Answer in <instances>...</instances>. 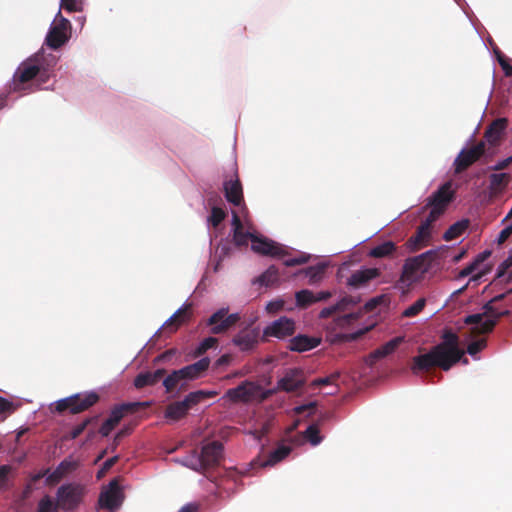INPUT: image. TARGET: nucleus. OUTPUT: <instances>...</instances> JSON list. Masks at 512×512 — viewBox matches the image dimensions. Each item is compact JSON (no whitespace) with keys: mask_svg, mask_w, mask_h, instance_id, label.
<instances>
[{"mask_svg":"<svg viewBox=\"0 0 512 512\" xmlns=\"http://www.w3.org/2000/svg\"><path fill=\"white\" fill-rule=\"evenodd\" d=\"M291 452V447L286 445H280L275 450H273L269 458L261 464L262 467L272 466L280 461H282L285 457H287Z\"/></svg>","mask_w":512,"mask_h":512,"instance_id":"nucleus-32","label":"nucleus"},{"mask_svg":"<svg viewBox=\"0 0 512 512\" xmlns=\"http://www.w3.org/2000/svg\"><path fill=\"white\" fill-rule=\"evenodd\" d=\"M512 266V250L510 255L499 265L497 276L502 277L505 275L507 270Z\"/></svg>","mask_w":512,"mask_h":512,"instance_id":"nucleus-55","label":"nucleus"},{"mask_svg":"<svg viewBox=\"0 0 512 512\" xmlns=\"http://www.w3.org/2000/svg\"><path fill=\"white\" fill-rule=\"evenodd\" d=\"M296 332V322L287 316H282L269 323L262 333L261 340L268 342L270 338L284 340L292 337Z\"/></svg>","mask_w":512,"mask_h":512,"instance_id":"nucleus-9","label":"nucleus"},{"mask_svg":"<svg viewBox=\"0 0 512 512\" xmlns=\"http://www.w3.org/2000/svg\"><path fill=\"white\" fill-rule=\"evenodd\" d=\"M486 346L485 339L472 341L467 347V353L474 356L479 353Z\"/></svg>","mask_w":512,"mask_h":512,"instance_id":"nucleus-48","label":"nucleus"},{"mask_svg":"<svg viewBox=\"0 0 512 512\" xmlns=\"http://www.w3.org/2000/svg\"><path fill=\"white\" fill-rule=\"evenodd\" d=\"M148 406V402L123 403L121 405L115 406L111 410L109 417L101 425L99 433L102 436L107 437L126 414L135 413L139 411L140 408Z\"/></svg>","mask_w":512,"mask_h":512,"instance_id":"nucleus-8","label":"nucleus"},{"mask_svg":"<svg viewBox=\"0 0 512 512\" xmlns=\"http://www.w3.org/2000/svg\"><path fill=\"white\" fill-rule=\"evenodd\" d=\"M402 341V337H395L371 352L366 358L367 365L374 366L378 360L392 354L402 343Z\"/></svg>","mask_w":512,"mask_h":512,"instance_id":"nucleus-22","label":"nucleus"},{"mask_svg":"<svg viewBox=\"0 0 512 512\" xmlns=\"http://www.w3.org/2000/svg\"><path fill=\"white\" fill-rule=\"evenodd\" d=\"M485 153V142L480 141L476 145L462 149L454 160V171L460 174L477 162Z\"/></svg>","mask_w":512,"mask_h":512,"instance_id":"nucleus-11","label":"nucleus"},{"mask_svg":"<svg viewBox=\"0 0 512 512\" xmlns=\"http://www.w3.org/2000/svg\"><path fill=\"white\" fill-rule=\"evenodd\" d=\"M511 228H509L508 226L506 228H504L498 235V238H497V242L499 245L505 243L507 241V239L510 237V235L512 234L511 232Z\"/></svg>","mask_w":512,"mask_h":512,"instance_id":"nucleus-61","label":"nucleus"},{"mask_svg":"<svg viewBox=\"0 0 512 512\" xmlns=\"http://www.w3.org/2000/svg\"><path fill=\"white\" fill-rule=\"evenodd\" d=\"M476 268H477V263L472 262L471 264H469L468 266H466L459 272V275H458L459 278H465V277L469 276L476 270Z\"/></svg>","mask_w":512,"mask_h":512,"instance_id":"nucleus-59","label":"nucleus"},{"mask_svg":"<svg viewBox=\"0 0 512 512\" xmlns=\"http://www.w3.org/2000/svg\"><path fill=\"white\" fill-rule=\"evenodd\" d=\"M426 305V299L425 298H419L414 304L407 307L403 312V317H414L418 315L425 307Z\"/></svg>","mask_w":512,"mask_h":512,"instance_id":"nucleus-39","label":"nucleus"},{"mask_svg":"<svg viewBox=\"0 0 512 512\" xmlns=\"http://www.w3.org/2000/svg\"><path fill=\"white\" fill-rule=\"evenodd\" d=\"M217 344V339L214 338V337H208V338H205L199 345V347L197 348V354L201 355L203 353H205L208 349L216 346Z\"/></svg>","mask_w":512,"mask_h":512,"instance_id":"nucleus-49","label":"nucleus"},{"mask_svg":"<svg viewBox=\"0 0 512 512\" xmlns=\"http://www.w3.org/2000/svg\"><path fill=\"white\" fill-rule=\"evenodd\" d=\"M283 307H284L283 300L270 301L266 305V311L268 313L274 314V313L281 311L283 309Z\"/></svg>","mask_w":512,"mask_h":512,"instance_id":"nucleus-53","label":"nucleus"},{"mask_svg":"<svg viewBox=\"0 0 512 512\" xmlns=\"http://www.w3.org/2000/svg\"><path fill=\"white\" fill-rule=\"evenodd\" d=\"M452 366L453 364L434 346L428 353L413 358L411 370L414 374H418L419 372L429 371L433 367L448 371Z\"/></svg>","mask_w":512,"mask_h":512,"instance_id":"nucleus-6","label":"nucleus"},{"mask_svg":"<svg viewBox=\"0 0 512 512\" xmlns=\"http://www.w3.org/2000/svg\"><path fill=\"white\" fill-rule=\"evenodd\" d=\"M336 312H340L339 308L337 307L336 304L332 305V306H329V307H325L323 308L320 313H319V317L322 318V319H326L330 316H332L334 313Z\"/></svg>","mask_w":512,"mask_h":512,"instance_id":"nucleus-57","label":"nucleus"},{"mask_svg":"<svg viewBox=\"0 0 512 512\" xmlns=\"http://www.w3.org/2000/svg\"><path fill=\"white\" fill-rule=\"evenodd\" d=\"M431 233L426 231L423 227H418L416 233L412 235L405 243V246L410 252H415L421 249L429 240Z\"/></svg>","mask_w":512,"mask_h":512,"instance_id":"nucleus-27","label":"nucleus"},{"mask_svg":"<svg viewBox=\"0 0 512 512\" xmlns=\"http://www.w3.org/2000/svg\"><path fill=\"white\" fill-rule=\"evenodd\" d=\"M483 314H471V315H468L464 318V323L467 324V325H472V324H478L479 328L482 327V323H483Z\"/></svg>","mask_w":512,"mask_h":512,"instance_id":"nucleus-56","label":"nucleus"},{"mask_svg":"<svg viewBox=\"0 0 512 512\" xmlns=\"http://www.w3.org/2000/svg\"><path fill=\"white\" fill-rule=\"evenodd\" d=\"M253 237L255 235L250 232H244L243 229L233 232V242L238 247L247 246L249 240L253 242Z\"/></svg>","mask_w":512,"mask_h":512,"instance_id":"nucleus-40","label":"nucleus"},{"mask_svg":"<svg viewBox=\"0 0 512 512\" xmlns=\"http://www.w3.org/2000/svg\"><path fill=\"white\" fill-rule=\"evenodd\" d=\"M69 37L65 31L51 26L45 42L52 49H58L68 41Z\"/></svg>","mask_w":512,"mask_h":512,"instance_id":"nucleus-28","label":"nucleus"},{"mask_svg":"<svg viewBox=\"0 0 512 512\" xmlns=\"http://www.w3.org/2000/svg\"><path fill=\"white\" fill-rule=\"evenodd\" d=\"M79 466L78 461L71 460V459H64L60 464L57 466L59 470L62 472V474L65 476L66 474L73 472L76 470Z\"/></svg>","mask_w":512,"mask_h":512,"instance_id":"nucleus-46","label":"nucleus"},{"mask_svg":"<svg viewBox=\"0 0 512 512\" xmlns=\"http://www.w3.org/2000/svg\"><path fill=\"white\" fill-rule=\"evenodd\" d=\"M16 410V406L13 402L7 400L6 398L0 396V415H3L4 418L13 413Z\"/></svg>","mask_w":512,"mask_h":512,"instance_id":"nucleus-47","label":"nucleus"},{"mask_svg":"<svg viewBox=\"0 0 512 512\" xmlns=\"http://www.w3.org/2000/svg\"><path fill=\"white\" fill-rule=\"evenodd\" d=\"M435 347L453 365L459 362L464 355V351L459 348V337L451 330L444 331L442 342Z\"/></svg>","mask_w":512,"mask_h":512,"instance_id":"nucleus-10","label":"nucleus"},{"mask_svg":"<svg viewBox=\"0 0 512 512\" xmlns=\"http://www.w3.org/2000/svg\"><path fill=\"white\" fill-rule=\"evenodd\" d=\"M396 250L397 246L394 242L386 241L373 247L369 251L368 255L372 258H386L392 256Z\"/></svg>","mask_w":512,"mask_h":512,"instance_id":"nucleus-30","label":"nucleus"},{"mask_svg":"<svg viewBox=\"0 0 512 512\" xmlns=\"http://www.w3.org/2000/svg\"><path fill=\"white\" fill-rule=\"evenodd\" d=\"M174 354H175V350L174 349L167 350V351L163 352L162 354L158 355L154 359V362L155 363L165 362V361L169 360Z\"/></svg>","mask_w":512,"mask_h":512,"instance_id":"nucleus-62","label":"nucleus"},{"mask_svg":"<svg viewBox=\"0 0 512 512\" xmlns=\"http://www.w3.org/2000/svg\"><path fill=\"white\" fill-rule=\"evenodd\" d=\"M325 268L326 267L321 264L306 268L305 274L307 277H309V283L314 284L320 281L324 274Z\"/></svg>","mask_w":512,"mask_h":512,"instance_id":"nucleus-38","label":"nucleus"},{"mask_svg":"<svg viewBox=\"0 0 512 512\" xmlns=\"http://www.w3.org/2000/svg\"><path fill=\"white\" fill-rule=\"evenodd\" d=\"M10 471L11 467L9 465L0 466V485H4L6 483Z\"/></svg>","mask_w":512,"mask_h":512,"instance_id":"nucleus-60","label":"nucleus"},{"mask_svg":"<svg viewBox=\"0 0 512 512\" xmlns=\"http://www.w3.org/2000/svg\"><path fill=\"white\" fill-rule=\"evenodd\" d=\"M90 421H91V419L87 418L82 423L73 427V429L70 431V434H69L70 439H76L77 437H79L83 433V431L86 429V427L88 426Z\"/></svg>","mask_w":512,"mask_h":512,"instance_id":"nucleus-51","label":"nucleus"},{"mask_svg":"<svg viewBox=\"0 0 512 512\" xmlns=\"http://www.w3.org/2000/svg\"><path fill=\"white\" fill-rule=\"evenodd\" d=\"M259 391V385L245 381L235 388L228 389L225 393V397L232 402H248L256 397Z\"/></svg>","mask_w":512,"mask_h":512,"instance_id":"nucleus-16","label":"nucleus"},{"mask_svg":"<svg viewBox=\"0 0 512 512\" xmlns=\"http://www.w3.org/2000/svg\"><path fill=\"white\" fill-rule=\"evenodd\" d=\"M233 342L242 351H249L257 344L256 337L251 333H240L234 337Z\"/></svg>","mask_w":512,"mask_h":512,"instance_id":"nucleus-33","label":"nucleus"},{"mask_svg":"<svg viewBox=\"0 0 512 512\" xmlns=\"http://www.w3.org/2000/svg\"><path fill=\"white\" fill-rule=\"evenodd\" d=\"M209 364L210 360L208 358H202L191 365H187L179 369V373L184 380H193L198 378L204 371H206L209 367Z\"/></svg>","mask_w":512,"mask_h":512,"instance_id":"nucleus-25","label":"nucleus"},{"mask_svg":"<svg viewBox=\"0 0 512 512\" xmlns=\"http://www.w3.org/2000/svg\"><path fill=\"white\" fill-rule=\"evenodd\" d=\"M309 260V256L305 254H301L298 257L288 258L284 260V265L287 267H293L297 265H302L307 263Z\"/></svg>","mask_w":512,"mask_h":512,"instance_id":"nucleus-50","label":"nucleus"},{"mask_svg":"<svg viewBox=\"0 0 512 512\" xmlns=\"http://www.w3.org/2000/svg\"><path fill=\"white\" fill-rule=\"evenodd\" d=\"M223 190L226 200L234 206H240L243 202L242 184L237 177L235 180L225 181Z\"/></svg>","mask_w":512,"mask_h":512,"instance_id":"nucleus-23","label":"nucleus"},{"mask_svg":"<svg viewBox=\"0 0 512 512\" xmlns=\"http://www.w3.org/2000/svg\"><path fill=\"white\" fill-rule=\"evenodd\" d=\"M166 370L161 368L154 372L139 373L134 379V386L137 389H142L147 386H153L158 383L165 375Z\"/></svg>","mask_w":512,"mask_h":512,"instance_id":"nucleus-26","label":"nucleus"},{"mask_svg":"<svg viewBox=\"0 0 512 512\" xmlns=\"http://www.w3.org/2000/svg\"><path fill=\"white\" fill-rule=\"evenodd\" d=\"M198 505L194 503H188L183 506L178 512H198Z\"/></svg>","mask_w":512,"mask_h":512,"instance_id":"nucleus-64","label":"nucleus"},{"mask_svg":"<svg viewBox=\"0 0 512 512\" xmlns=\"http://www.w3.org/2000/svg\"><path fill=\"white\" fill-rule=\"evenodd\" d=\"M279 279V271L278 269L272 265L265 272H263L256 280L255 283H259L263 286H271L278 282Z\"/></svg>","mask_w":512,"mask_h":512,"instance_id":"nucleus-34","label":"nucleus"},{"mask_svg":"<svg viewBox=\"0 0 512 512\" xmlns=\"http://www.w3.org/2000/svg\"><path fill=\"white\" fill-rule=\"evenodd\" d=\"M454 198V191L452 190V183L450 181L441 185L428 199L422 211L428 208L438 210L439 213H444L449 203Z\"/></svg>","mask_w":512,"mask_h":512,"instance_id":"nucleus-12","label":"nucleus"},{"mask_svg":"<svg viewBox=\"0 0 512 512\" xmlns=\"http://www.w3.org/2000/svg\"><path fill=\"white\" fill-rule=\"evenodd\" d=\"M223 453V445L219 441H212L204 445L198 454L193 450L190 456L183 460V464L195 471L205 470L220 463Z\"/></svg>","mask_w":512,"mask_h":512,"instance_id":"nucleus-3","label":"nucleus"},{"mask_svg":"<svg viewBox=\"0 0 512 512\" xmlns=\"http://www.w3.org/2000/svg\"><path fill=\"white\" fill-rule=\"evenodd\" d=\"M63 477L64 475L62 474V472L59 470L58 467H56V469L51 474L48 475L47 482L49 484H55L58 483Z\"/></svg>","mask_w":512,"mask_h":512,"instance_id":"nucleus-58","label":"nucleus"},{"mask_svg":"<svg viewBox=\"0 0 512 512\" xmlns=\"http://www.w3.org/2000/svg\"><path fill=\"white\" fill-rule=\"evenodd\" d=\"M52 26L55 28H59L60 30L65 31L67 33V30L70 28V22L68 19L64 18L61 12L59 11L56 16L55 23Z\"/></svg>","mask_w":512,"mask_h":512,"instance_id":"nucleus-52","label":"nucleus"},{"mask_svg":"<svg viewBox=\"0 0 512 512\" xmlns=\"http://www.w3.org/2000/svg\"><path fill=\"white\" fill-rule=\"evenodd\" d=\"M34 78L41 83L47 82L50 78L49 68L42 63L37 55L27 59L17 68L13 76V90H22L23 85Z\"/></svg>","mask_w":512,"mask_h":512,"instance_id":"nucleus-2","label":"nucleus"},{"mask_svg":"<svg viewBox=\"0 0 512 512\" xmlns=\"http://www.w3.org/2000/svg\"><path fill=\"white\" fill-rule=\"evenodd\" d=\"M123 501L122 489L117 479L110 481L108 488L100 493L98 503L101 508L115 510Z\"/></svg>","mask_w":512,"mask_h":512,"instance_id":"nucleus-14","label":"nucleus"},{"mask_svg":"<svg viewBox=\"0 0 512 512\" xmlns=\"http://www.w3.org/2000/svg\"><path fill=\"white\" fill-rule=\"evenodd\" d=\"M490 191L492 194L496 195L501 193L510 182V175L508 173H494L491 174L490 177Z\"/></svg>","mask_w":512,"mask_h":512,"instance_id":"nucleus-29","label":"nucleus"},{"mask_svg":"<svg viewBox=\"0 0 512 512\" xmlns=\"http://www.w3.org/2000/svg\"><path fill=\"white\" fill-rule=\"evenodd\" d=\"M182 380L184 379L179 373V370H174L163 380V386L165 387L166 392H172Z\"/></svg>","mask_w":512,"mask_h":512,"instance_id":"nucleus-37","label":"nucleus"},{"mask_svg":"<svg viewBox=\"0 0 512 512\" xmlns=\"http://www.w3.org/2000/svg\"><path fill=\"white\" fill-rule=\"evenodd\" d=\"M438 257L439 252L437 250H429L406 259L402 267L400 282L410 285L417 281L421 275L427 273L433 267Z\"/></svg>","mask_w":512,"mask_h":512,"instance_id":"nucleus-1","label":"nucleus"},{"mask_svg":"<svg viewBox=\"0 0 512 512\" xmlns=\"http://www.w3.org/2000/svg\"><path fill=\"white\" fill-rule=\"evenodd\" d=\"M226 217V212L220 207H213L211 214L208 218V222L213 226L217 227Z\"/></svg>","mask_w":512,"mask_h":512,"instance_id":"nucleus-43","label":"nucleus"},{"mask_svg":"<svg viewBox=\"0 0 512 512\" xmlns=\"http://www.w3.org/2000/svg\"><path fill=\"white\" fill-rule=\"evenodd\" d=\"M512 162V157H508L502 161H499L494 167L493 170L499 171L507 168L509 164Z\"/></svg>","mask_w":512,"mask_h":512,"instance_id":"nucleus-63","label":"nucleus"},{"mask_svg":"<svg viewBox=\"0 0 512 512\" xmlns=\"http://www.w3.org/2000/svg\"><path fill=\"white\" fill-rule=\"evenodd\" d=\"M305 378L301 369L294 368L285 372L284 376L277 382V390L294 392L303 387Z\"/></svg>","mask_w":512,"mask_h":512,"instance_id":"nucleus-17","label":"nucleus"},{"mask_svg":"<svg viewBox=\"0 0 512 512\" xmlns=\"http://www.w3.org/2000/svg\"><path fill=\"white\" fill-rule=\"evenodd\" d=\"M468 226L469 221L466 219L457 221L445 231L443 235L444 240L451 241L460 237L466 231Z\"/></svg>","mask_w":512,"mask_h":512,"instance_id":"nucleus-31","label":"nucleus"},{"mask_svg":"<svg viewBox=\"0 0 512 512\" xmlns=\"http://www.w3.org/2000/svg\"><path fill=\"white\" fill-rule=\"evenodd\" d=\"M295 299L297 306L300 308H307L315 303L314 293L307 289L296 292Z\"/></svg>","mask_w":512,"mask_h":512,"instance_id":"nucleus-35","label":"nucleus"},{"mask_svg":"<svg viewBox=\"0 0 512 512\" xmlns=\"http://www.w3.org/2000/svg\"><path fill=\"white\" fill-rule=\"evenodd\" d=\"M191 318V304H186L179 308L163 325L165 330L170 333L175 332L181 325L188 322Z\"/></svg>","mask_w":512,"mask_h":512,"instance_id":"nucleus-24","label":"nucleus"},{"mask_svg":"<svg viewBox=\"0 0 512 512\" xmlns=\"http://www.w3.org/2000/svg\"><path fill=\"white\" fill-rule=\"evenodd\" d=\"M320 343L321 339L318 337L299 334L289 340L287 348L290 351L302 353L316 348Z\"/></svg>","mask_w":512,"mask_h":512,"instance_id":"nucleus-20","label":"nucleus"},{"mask_svg":"<svg viewBox=\"0 0 512 512\" xmlns=\"http://www.w3.org/2000/svg\"><path fill=\"white\" fill-rule=\"evenodd\" d=\"M251 249L258 254L278 258H283L288 254L283 245L268 238L258 236L253 237Z\"/></svg>","mask_w":512,"mask_h":512,"instance_id":"nucleus-15","label":"nucleus"},{"mask_svg":"<svg viewBox=\"0 0 512 512\" xmlns=\"http://www.w3.org/2000/svg\"><path fill=\"white\" fill-rule=\"evenodd\" d=\"M83 496V486L76 483H69L61 485L57 489L56 500L61 510L65 512H73L82 502Z\"/></svg>","mask_w":512,"mask_h":512,"instance_id":"nucleus-5","label":"nucleus"},{"mask_svg":"<svg viewBox=\"0 0 512 512\" xmlns=\"http://www.w3.org/2000/svg\"><path fill=\"white\" fill-rule=\"evenodd\" d=\"M508 126V120L506 118H497L493 120L484 132L485 140L491 146H497L505 135V131Z\"/></svg>","mask_w":512,"mask_h":512,"instance_id":"nucleus-19","label":"nucleus"},{"mask_svg":"<svg viewBox=\"0 0 512 512\" xmlns=\"http://www.w3.org/2000/svg\"><path fill=\"white\" fill-rule=\"evenodd\" d=\"M360 301L359 297H354L350 295H346L342 297L337 303V307L340 311L346 310L349 306H355Z\"/></svg>","mask_w":512,"mask_h":512,"instance_id":"nucleus-45","label":"nucleus"},{"mask_svg":"<svg viewBox=\"0 0 512 512\" xmlns=\"http://www.w3.org/2000/svg\"><path fill=\"white\" fill-rule=\"evenodd\" d=\"M441 215H442V213H439L438 210L430 209L428 216L422 221V223L419 226L423 227L426 231H429L431 233L433 223L436 220H438V218Z\"/></svg>","mask_w":512,"mask_h":512,"instance_id":"nucleus-44","label":"nucleus"},{"mask_svg":"<svg viewBox=\"0 0 512 512\" xmlns=\"http://www.w3.org/2000/svg\"><path fill=\"white\" fill-rule=\"evenodd\" d=\"M303 436L314 446L318 445L322 438L319 435V429L316 425L312 424L304 431Z\"/></svg>","mask_w":512,"mask_h":512,"instance_id":"nucleus-41","label":"nucleus"},{"mask_svg":"<svg viewBox=\"0 0 512 512\" xmlns=\"http://www.w3.org/2000/svg\"><path fill=\"white\" fill-rule=\"evenodd\" d=\"M60 7L69 13L81 12L83 11V0H61Z\"/></svg>","mask_w":512,"mask_h":512,"instance_id":"nucleus-42","label":"nucleus"},{"mask_svg":"<svg viewBox=\"0 0 512 512\" xmlns=\"http://www.w3.org/2000/svg\"><path fill=\"white\" fill-rule=\"evenodd\" d=\"M99 395L94 392L77 393L55 402V411L63 413L69 411L71 414H78L88 410L99 401Z\"/></svg>","mask_w":512,"mask_h":512,"instance_id":"nucleus-4","label":"nucleus"},{"mask_svg":"<svg viewBox=\"0 0 512 512\" xmlns=\"http://www.w3.org/2000/svg\"><path fill=\"white\" fill-rule=\"evenodd\" d=\"M240 320L238 313L228 315V308H221L213 313L207 321L211 333L221 334L229 330Z\"/></svg>","mask_w":512,"mask_h":512,"instance_id":"nucleus-13","label":"nucleus"},{"mask_svg":"<svg viewBox=\"0 0 512 512\" xmlns=\"http://www.w3.org/2000/svg\"><path fill=\"white\" fill-rule=\"evenodd\" d=\"M381 274L378 268H366L353 272L347 280V285L353 288H361L369 281L379 277Z\"/></svg>","mask_w":512,"mask_h":512,"instance_id":"nucleus-21","label":"nucleus"},{"mask_svg":"<svg viewBox=\"0 0 512 512\" xmlns=\"http://www.w3.org/2000/svg\"><path fill=\"white\" fill-rule=\"evenodd\" d=\"M493 303H495L494 301L490 300L488 303H486L484 305V313H483V316H490L492 318L490 319H487L485 320L483 323H482V327L479 328V327H473L471 328V331H470V336H476V335H479V334H486V333H489L491 332L498 319L507 314L508 311H504V312H498L495 307L493 306Z\"/></svg>","mask_w":512,"mask_h":512,"instance_id":"nucleus-18","label":"nucleus"},{"mask_svg":"<svg viewBox=\"0 0 512 512\" xmlns=\"http://www.w3.org/2000/svg\"><path fill=\"white\" fill-rule=\"evenodd\" d=\"M208 395L211 394L200 390L189 393L182 401L170 403L165 409V418L172 421L184 418L193 406L197 405Z\"/></svg>","mask_w":512,"mask_h":512,"instance_id":"nucleus-7","label":"nucleus"},{"mask_svg":"<svg viewBox=\"0 0 512 512\" xmlns=\"http://www.w3.org/2000/svg\"><path fill=\"white\" fill-rule=\"evenodd\" d=\"M59 509L58 502L54 503L49 495H45L38 502L37 512H58Z\"/></svg>","mask_w":512,"mask_h":512,"instance_id":"nucleus-36","label":"nucleus"},{"mask_svg":"<svg viewBox=\"0 0 512 512\" xmlns=\"http://www.w3.org/2000/svg\"><path fill=\"white\" fill-rule=\"evenodd\" d=\"M338 377H339V373H334L328 377L315 379L312 382V385L313 386H322V385L332 384L336 379H338Z\"/></svg>","mask_w":512,"mask_h":512,"instance_id":"nucleus-54","label":"nucleus"}]
</instances>
